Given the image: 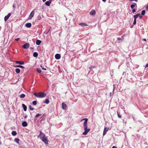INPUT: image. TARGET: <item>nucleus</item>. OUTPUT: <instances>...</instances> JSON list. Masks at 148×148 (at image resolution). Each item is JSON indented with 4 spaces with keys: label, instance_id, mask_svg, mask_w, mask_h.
I'll list each match as a JSON object with an SVG mask.
<instances>
[{
    "label": "nucleus",
    "instance_id": "nucleus-40",
    "mask_svg": "<svg viewBox=\"0 0 148 148\" xmlns=\"http://www.w3.org/2000/svg\"><path fill=\"white\" fill-rule=\"evenodd\" d=\"M43 133L41 131H40V134L39 135L42 134Z\"/></svg>",
    "mask_w": 148,
    "mask_h": 148
},
{
    "label": "nucleus",
    "instance_id": "nucleus-32",
    "mask_svg": "<svg viewBox=\"0 0 148 148\" xmlns=\"http://www.w3.org/2000/svg\"><path fill=\"white\" fill-rule=\"evenodd\" d=\"M136 18H134V23H133V24L134 25H135L136 24Z\"/></svg>",
    "mask_w": 148,
    "mask_h": 148
},
{
    "label": "nucleus",
    "instance_id": "nucleus-15",
    "mask_svg": "<svg viewBox=\"0 0 148 148\" xmlns=\"http://www.w3.org/2000/svg\"><path fill=\"white\" fill-rule=\"evenodd\" d=\"M16 64H19L21 65L23 64L24 63V62H23L21 61H16Z\"/></svg>",
    "mask_w": 148,
    "mask_h": 148
},
{
    "label": "nucleus",
    "instance_id": "nucleus-35",
    "mask_svg": "<svg viewBox=\"0 0 148 148\" xmlns=\"http://www.w3.org/2000/svg\"><path fill=\"white\" fill-rule=\"evenodd\" d=\"M136 10L135 9H133L132 10V12L133 13L134 12H136Z\"/></svg>",
    "mask_w": 148,
    "mask_h": 148
},
{
    "label": "nucleus",
    "instance_id": "nucleus-11",
    "mask_svg": "<svg viewBox=\"0 0 148 148\" xmlns=\"http://www.w3.org/2000/svg\"><path fill=\"white\" fill-rule=\"evenodd\" d=\"M62 108L64 110H65L66 107V105L64 103H62Z\"/></svg>",
    "mask_w": 148,
    "mask_h": 148
},
{
    "label": "nucleus",
    "instance_id": "nucleus-41",
    "mask_svg": "<svg viewBox=\"0 0 148 148\" xmlns=\"http://www.w3.org/2000/svg\"><path fill=\"white\" fill-rule=\"evenodd\" d=\"M148 67V64H147L146 65V66L145 67V68H146L147 67Z\"/></svg>",
    "mask_w": 148,
    "mask_h": 148
},
{
    "label": "nucleus",
    "instance_id": "nucleus-45",
    "mask_svg": "<svg viewBox=\"0 0 148 148\" xmlns=\"http://www.w3.org/2000/svg\"><path fill=\"white\" fill-rule=\"evenodd\" d=\"M112 148H117L116 147L114 146L112 147Z\"/></svg>",
    "mask_w": 148,
    "mask_h": 148
},
{
    "label": "nucleus",
    "instance_id": "nucleus-48",
    "mask_svg": "<svg viewBox=\"0 0 148 148\" xmlns=\"http://www.w3.org/2000/svg\"><path fill=\"white\" fill-rule=\"evenodd\" d=\"M102 0L104 2H105L106 1V0Z\"/></svg>",
    "mask_w": 148,
    "mask_h": 148
},
{
    "label": "nucleus",
    "instance_id": "nucleus-44",
    "mask_svg": "<svg viewBox=\"0 0 148 148\" xmlns=\"http://www.w3.org/2000/svg\"><path fill=\"white\" fill-rule=\"evenodd\" d=\"M143 40L145 41H146V40L145 39H143Z\"/></svg>",
    "mask_w": 148,
    "mask_h": 148
},
{
    "label": "nucleus",
    "instance_id": "nucleus-33",
    "mask_svg": "<svg viewBox=\"0 0 148 148\" xmlns=\"http://www.w3.org/2000/svg\"><path fill=\"white\" fill-rule=\"evenodd\" d=\"M117 114L118 117L119 118H121V116L119 114L118 112H117Z\"/></svg>",
    "mask_w": 148,
    "mask_h": 148
},
{
    "label": "nucleus",
    "instance_id": "nucleus-42",
    "mask_svg": "<svg viewBox=\"0 0 148 148\" xmlns=\"http://www.w3.org/2000/svg\"><path fill=\"white\" fill-rule=\"evenodd\" d=\"M42 69L43 70H46V68H42Z\"/></svg>",
    "mask_w": 148,
    "mask_h": 148
},
{
    "label": "nucleus",
    "instance_id": "nucleus-14",
    "mask_svg": "<svg viewBox=\"0 0 148 148\" xmlns=\"http://www.w3.org/2000/svg\"><path fill=\"white\" fill-rule=\"evenodd\" d=\"M27 125V123L26 121H24L22 123V125L23 127H26Z\"/></svg>",
    "mask_w": 148,
    "mask_h": 148
},
{
    "label": "nucleus",
    "instance_id": "nucleus-9",
    "mask_svg": "<svg viewBox=\"0 0 148 148\" xmlns=\"http://www.w3.org/2000/svg\"><path fill=\"white\" fill-rule=\"evenodd\" d=\"M55 58L57 59H59L61 58V56L59 54H57L55 56Z\"/></svg>",
    "mask_w": 148,
    "mask_h": 148
},
{
    "label": "nucleus",
    "instance_id": "nucleus-39",
    "mask_svg": "<svg viewBox=\"0 0 148 148\" xmlns=\"http://www.w3.org/2000/svg\"><path fill=\"white\" fill-rule=\"evenodd\" d=\"M93 67L92 66H91L90 67H89V68L90 70L91 69V68Z\"/></svg>",
    "mask_w": 148,
    "mask_h": 148
},
{
    "label": "nucleus",
    "instance_id": "nucleus-17",
    "mask_svg": "<svg viewBox=\"0 0 148 148\" xmlns=\"http://www.w3.org/2000/svg\"><path fill=\"white\" fill-rule=\"evenodd\" d=\"M15 67H19L22 69H25V67L22 66L18 65H16L14 66Z\"/></svg>",
    "mask_w": 148,
    "mask_h": 148
},
{
    "label": "nucleus",
    "instance_id": "nucleus-4",
    "mask_svg": "<svg viewBox=\"0 0 148 148\" xmlns=\"http://www.w3.org/2000/svg\"><path fill=\"white\" fill-rule=\"evenodd\" d=\"M29 47V45L28 43H25L22 46V47L23 49H27Z\"/></svg>",
    "mask_w": 148,
    "mask_h": 148
},
{
    "label": "nucleus",
    "instance_id": "nucleus-34",
    "mask_svg": "<svg viewBox=\"0 0 148 148\" xmlns=\"http://www.w3.org/2000/svg\"><path fill=\"white\" fill-rule=\"evenodd\" d=\"M41 115V114H38L36 115L35 117H39V116H40Z\"/></svg>",
    "mask_w": 148,
    "mask_h": 148
},
{
    "label": "nucleus",
    "instance_id": "nucleus-25",
    "mask_svg": "<svg viewBox=\"0 0 148 148\" xmlns=\"http://www.w3.org/2000/svg\"><path fill=\"white\" fill-rule=\"evenodd\" d=\"M15 71L17 73H20V70L19 69L17 68L16 69Z\"/></svg>",
    "mask_w": 148,
    "mask_h": 148
},
{
    "label": "nucleus",
    "instance_id": "nucleus-7",
    "mask_svg": "<svg viewBox=\"0 0 148 148\" xmlns=\"http://www.w3.org/2000/svg\"><path fill=\"white\" fill-rule=\"evenodd\" d=\"M79 25L81 26L82 27L84 26H88V25L84 23H81L79 24Z\"/></svg>",
    "mask_w": 148,
    "mask_h": 148
},
{
    "label": "nucleus",
    "instance_id": "nucleus-37",
    "mask_svg": "<svg viewBox=\"0 0 148 148\" xmlns=\"http://www.w3.org/2000/svg\"><path fill=\"white\" fill-rule=\"evenodd\" d=\"M20 39V38H16V39H15V40L16 41H18Z\"/></svg>",
    "mask_w": 148,
    "mask_h": 148
},
{
    "label": "nucleus",
    "instance_id": "nucleus-52",
    "mask_svg": "<svg viewBox=\"0 0 148 148\" xmlns=\"http://www.w3.org/2000/svg\"><path fill=\"white\" fill-rule=\"evenodd\" d=\"M49 30H49V31H48L47 32V33L46 34H47L48 33V32H49Z\"/></svg>",
    "mask_w": 148,
    "mask_h": 148
},
{
    "label": "nucleus",
    "instance_id": "nucleus-8",
    "mask_svg": "<svg viewBox=\"0 0 148 148\" xmlns=\"http://www.w3.org/2000/svg\"><path fill=\"white\" fill-rule=\"evenodd\" d=\"M51 0L47 1L45 3V4L48 6H49L51 2Z\"/></svg>",
    "mask_w": 148,
    "mask_h": 148
},
{
    "label": "nucleus",
    "instance_id": "nucleus-6",
    "mask_svg": "<svg viewBox=\"0 0 148 148\" xmlns=\"http://www.w3.org/2000/svg\"><path fill=\"white\" fill-rule=\"evenodd\" d=\"M11 15V14L10 13H9L8 15L6 16H5L4 17V21H5L7 20L9 18V17Z\"/></svg>",
    "mask_w": 148,
    "mask_h": 148
},
{
    "label": "nucleus",
    "instance_id": "nucleus-23",
    "mask_svg": "<svg viewBox=\"0 0 148 148\" xmlns=\"http://www.w3.org/2000/svg\"><path fill=\"white\" fill-rule=\"evenodd\" d=\"M140 15L139 13H138L136 15L133 16V17L134 18H136Z\"/></svg>",
    "mask_w": 148,
    "mask_h": 148
},
{
    "label": "nucleus",
    "instance_id": "nucleus-5",
    "mask_svg": "<svg viewBox=\"0 0 148 148\" xmlns=\"http://www.w3.org/2000/svg\"><path fill=\"white\" fill-rule=\"evenodd\" d=\"M108 129H109V128L108 127L107 128L105 127H104V129L103 130V136H104L105 134H106L107 132H108Z\"/></svg>",
    "mask_w": 148,
    "mask_h": 148
},
{
    "label": "nucleus",
    "instance_id": "nucleus-46",
    "mask_svg": "<svg viewBox=\"0 0 148 148\" xmlns=\"http://www.w3.org/2000/svg\"><path fill=\"white\" fill-rule=\"evenodd\" d=\"M27 117V115H25V116H24V118H26Z\"/></svg>",
    "mask_w": 148,
    "mask_h": 148
},
{
    "label": "nucleus",
    "instance_id": "nucleus-51",
    "mask_svg": "<svg viewBox=\"0 0 148 148\" xmlns=\"http://www.w3.org/2000/svg\"><path fill=\"white\" fill-rule=\"evenodd\" d=\"M134 1V0H130V1Z\"/></svg>",
    "mask_w": 148,
    "mask_h": 148
},
{
    "label": "nucleus",
    "instance_id": "nucleus-24",
    "mask_svg": "<svg viewBox=\"0 0 148 148\" xmlns=\"http://www.w3.org/2000/svg\"><path fill=\"white\" fill-rule=\"evenodd\" d=\"M33 56L35 57H37L38 56V54L37 52H34L33 53Z\"/></svg>",
    "mask_w": 148,
    "mask_h": 148
},
{
    "label": "nucleus",
    "instance_id": "nucleus-31",
    "mask_svg": "<svg viewBox=\"0 0 148 148\" xmlns=\"http://www.w3.org/2000/svg\"><path fill=\"white\" fill-rule=\"evenodd\" d=\"M36 70L39 73H40L41 72V70L37 68Z\"/></svg>",
    "mask_w": 148,
    "mask_h": 148
},
{
    "label": "nucleus",
    "instance_id": "nucleus-36",
    "mask_svg": "<svg viewBox=\"0 0 148 148\" xmlns=\"http://www.w3.org/2000/svg\"><path fill=\"white\" fill-rule=\"evenodd\" d=\"M146 10L147 11H148V5L146 7Z\"/></svg>",
    "mask_w": 148,
    "mask_h": 148
},
{
    "label": "nucleus",
    "instance_id": "nucleus-28",
    "mask_svg": "<svg viewBox=\"0 0 148 148\" xmlns=\"http://www.w3.org/2000/svg\"><path fill=\"white\" fill-rule=\"evenodd\" d=\"M145 10H143L141 12V14L143 15H145Z\"/></svg>",
    "mask_w": 148,
    "mask_h": 148
},
{
    "label": "nucleus",
    "instance_id": "nucleus-26",
    "mask_svg": "<svg viewBox=\"0 0 148 148\" xmlns=\"http://www.w3.org/2000/svg\"><path fill=\"white\" fill-rule=\"evenodd\" d=\"M25 96V95L24 94H22L20 96V98H24Z\"/></svg>",
    "mask_w": 148,
    "mask_h": 148
},
{
    "label": "nucleus",
    "instance_id": "nucleus-13",
    "mask_svg": "<svg viewBox=\"0 0 148 148\" xmlns=\"http://www.w3.org/2000/svg\"><path fill=\"white\" fill-rule=\"evenodd\" d=\"M32 24L30 23H28L26 24V26L28 28H30L31 27Z\"/></svg>",
    "mask_w": 148,
    "mask_h": 148
},
{
    "label": "nucleus",
    "instance_id": "nucleus-38",
    "mask_svg": "<svg viewBox=\"0 0 148 148\" xmlns=\"http://www.w3.org/2000/svg\"><path fill=\"white\" fill-rule=\"evenodd\" d=\"M121 38H117V40H121Z\"/></svg>",
    "mask_w": 148,
    "mask_h": 148
},
{
    "label": "nucleus",
    "instance_id": "nucleus-27",
    "mask_svg": "<svg viewBox=\"0 0 148 148\" xmlns=\"http://www.w3.org/2000/svg\"><path fill=\"white\" fill-rule=\"evenodd\" d=\"M43 103H45L46 104H48L49 103V100L48 99H46L45 101L43 102Z\"/></svg>",
    "mask_w": 148,
    "mask_h": 148
},
{
    "label": "nucleus",
    "instance_id": "nucleus-19",
    "mask_svg": "<svg viewBox=\"0 0 148 148\" xmlns=\"http://www.w3.org/2000/svg\"><path fill=\"white\" fill-rule=\"evenodd\" d=\"M39 136L40 138L41 139L43 137H45V135L43 133L42 134H41L40 135H39Z\"/></svg>",
    "mask_w": 148,
    "mask_h": 148
},
{
    "label": "nucleus",
    "instance_id": "nucleus-20",
    "mask_svg": "<svg viewBox=\"0 0 148 148\" xmlns=\"http://www.w3.org/2000/svg\"><path fill=\"white\" fill-rule=\"evenodd\" d=\"M136 5V3H134L133 4L131 5L130 6L131 8L133 9Z\"/></svg>",
    "mask_w": 148,
    "mask_h": 148
},
{
    "label": "nucleus",
    "instance_id": "nucleus-2",
    "mask_svg": "<svg viewBox=\"0 0 148 148\" xmlns=\"http://www.w3.org/2000/svg\"><path fill=\"white\" fill-rule=\"evenodd\" d=\"M33 94L38 98H43L46 96V94L42 92H39L38 94L35 92Z\"/></svg>",
    "mask_w": 148,
    "mask_h": 148
},
{
    "label": "nucleus",
    "instance_id": "nucleus-43",
    "mask_svg": "<svg viewBox=\"0 0 148 148\" xmlns=\"http://www.w3.org/2000/svg\"><path fill=\"white\" fill-rule=\"evenodd\" d=\"M139 18H142V16L141 15H139Z\"/></svg>",
    "mask_w": 148,
    "mask_h": 148
},
{
    "label": "nucleus",
    "instance_id": "nucleus-49",
    "mask_svg": "<svg viewBox=\"0 0 148 148\" xmlns=\"http://www.w3.org/2000/svg\"><path fill=\"white\" fill-rule=\"evenodd\" d=\"M46 0H42V1L43 2H45L46 1Z\"/></svg>",
    "mask_w": 148,
    "mask_h": 148
},
{
    "label": "nucleus",
    "instance_id": "nucleus-10",
    "mask_svg": "<svg viewBox=\"0 0 148 148\" xmlns=\"http://www.w3.org/2000/svg\"><path fill=\"white\" fill-rule=\"evenodd\" d=\"M34 14V12L33 11L30 14V15L29 17V19H31L32 17L33 16Z\"/></svg>",
    "mask_w": 148,
    "mask_h": 148
},
{
    "label": "nucleus",
    "instance_id": "nucleus-16",
    "mask_svg": "<svg viewBox=\"0 0 148 148\" xmlns=\"http://www.w3.org/2000/svg\"><path fill=\"white\" fill-rule=\"evenodd\" d=\"M22 106L24 110L25 111H26L27 108V106L24 104H22Z\"/></svg>",
    "mask_w": 148,
    "mask_h": 148
},
{
    "label": "nucleus",
    "instance_id": "nucleus-18",
    "mask_svg": "<svg viewBox=\"0 0 148 148\" xmlns=\"http://www.w3.org/2000/svg\"><path fill=\"white\" fill-rule=\"evenodd\" d=\"M41 42V41L40 40H36V43L37 45H39Z\"/></svg>",
    "mask_w": 148,
    "mask_h": 148
},
{
    "label": "nucleus",
    "instance_id": "nucleus-1",
    "mask_svg": "<svg viewBox=\"0 0 148 148\" xmlns=\"http://www.w3.org/2000/svg\"><path fill=\"white\" fill-rule=\"evenodd\" d=\"M84 120L85 121L84 123V132L82 133L83 135H86L89 132L90 130V129L87 128V123L88 121V119L87 118H84L83 119L82 121Z\"/></svg>",
    "mask_w": 148,
    "mask_h": 148
},
{
    "label": "nucleus",
    "instance_id": "nucleus-29",
    "mask_svg": "<svg viewBox=\"0 0 148 148\" xmlns=\"http://www.w3.org/2000/svg\"><path fill=\"white\" fill-rule=\"evenodd\" d=\"M29 109L30 110H33L34 109V108H32L31 106L29 105Z\"/></svg>",
    "mask_w": 148,
    "mask_h": 148
},
{
    "label": "nucleus",
    "instance_id": "nucleus-50",
    "mask_svg": "<svg viewBox=\"0 0 148 148\" xmlns=\"http://www.w3.org/2000/svg\"><path fill=\"white\" fill-rule=\"evenodd\" d=\"M134 1H135L136 2H137L138 1V0H134Z\"/></svg>",
    "mask_w": 148,
    "mask_h": 148
},
{
    "label": "nucleus",
    "instance_id": "nucleus-30",
    "mask_svg": "<svg viewBox=\"0 0 148 148\" xmlns=\"http://www.w3.org/2000/svg\"><path fill=\"white\" fill-rule=\"evenodd\" d=\"M33 104L34 105H36V104H37V102L36 101H34L33 102Z\"/></svg>",
    "mask_w": 148,
    "mask_h": 148
},
{
    "label": "nucleus",
    "instance_id": "nucleus-22",
    "mask_svg": "<svg viewBox=\"0 0 148 148\" xmlns=\"http://www.w3.org/2000/svg\"><path fill=\"white\" fill-rule=\"evenodd\" d=\"M20 139L18 138H16L14 139V141L17 143H18Z\"/></svg>",
    "mask_w": 148,
    "mask_h": 148
},
{
    "label": "nucleus",
    "instance_id": "nucleus-3",
    "mask_svg": "<svg viewBox=\"0 0 148 148\" xmlns=\"http://www.w3.org/2000/svg\"><path fill=\"white\" fill-rule=\"evenodd\" d=\"M42 141H43L46 145L48 144V139L46 137H43L41 139Z\"/></svg>",
    "mask_w": 148,
    "mask_h": 148
},
{
    "label": "nucleus",
    "instance_id": "nucleus-12",
    "mask_svg": "<svg viewBox=\"0 0 148 148\" xmlns=\"http://www.w3.org/2000/svg\"><path fill=\"white\" fill-rule=\"evenodd\" d=\"M96 14V12L94 10H92L91 12H90V14L91 15H94Z\"/></svg>",
    "mask_w": 148,
    "mask_h": 148
},
{
    "label": "nucleus",
    "instance_id": "nucleus-47",
    "mask_svg": "<svg viewBox=\"0 0 148 148\" xmlns=\"http://www.w3.org/2000/svg\"><path fill=\"white\" fill-rule=\"evenodd\" d=\"M30 48L31 49H34V48L33 47H31Z\"/></svg>",
    "mask_w": 148,
    "mask_h": 148
},
{
    "label": "nucleus",
    "instance_id": "nucleus-21",
    "mask_svg": "<svg viewBox=\"0 0 148 148\" xmlns=\"http://www.w3.org/2000/svg\"><path fill=\"white\" fill-rule=\"evenodd\" d=\"M12 134L13 136H15L16 135L17 133H16V132L15 131H13L12 132Z\"/></svg>",
    "mask_w": 148,
    "mask_h": 148
}]
</instances>
